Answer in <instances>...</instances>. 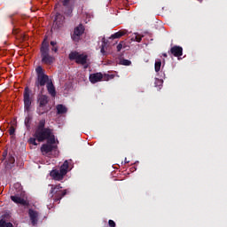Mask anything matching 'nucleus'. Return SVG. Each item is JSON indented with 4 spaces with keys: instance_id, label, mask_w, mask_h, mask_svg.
<instances>
[{
    "instance_id": "obj_1",
    "label": "nucleus",
    "mask_w": 227,
    "mask_h": 227,
    "mask_svg": "<svg viewBox=\"0 0 227 227\" xmlns=\"http://www.w3.org/2000/svg\"><path fill=\"white\" fill-rule=\"evenodd\" d=\"M34 137H35L38 143L47 141L50 145H56V136H54V131L51 128H45V119L39 121L35 128Z\"/></svg>"
},
{
    "instance_id": "obj_2",
    "label": "nucleus",
    "mask_w": 227,
    "mask_h": 227,
    "mask_svg": "<svg viewBox=\"0 0 227 227\" xmlns=\"http://www.w3.org/2000/svg\"><path fill=\"white\" fill-rule=\"evenodd\" d=\"M41 61L43 65H52L56 61V58L51 55V49L49 48V41L44 39L42 43L41 48Z\"/></svg>"
},
{
    "instance_id": "obj_3",
    "label": "nucleus",
    "mask_w": 227,
    "mask_h": 227,
    "mask_svg": "<svg viewBox=\"0 0 227 227\" xmlns=\"http://www.w3.org/2000/svg\"><path fill=\"white\" fill-rule=\"evenodd\" d=\"M35 72L37 77L35 79V88H38V90H40V88H43V86H45V84H47L51 80L49 79V75L45 74V72L43 71L42 66L37 67L35 68Z\"/></svg>"
},
{
    "instance_id": "obj_4",
    "label": "nucleus",
    "mask_w": 227,
    "mask_h": 227,
    "mask_svg": "<svg viewBox=\"0 0 227 227\" xmlns=\"http://www.w3.org/2000/svg\"><path fill=\"white\" fill-rule=\"evenodd\" d=\"M39 106L36 109V113L39 115L45 114L49 110L47 109V104H49V97L42 95L38 98Z\"/></svg>"
},
{
    "instance_id": "obj_5",
    "label": "nucleus",
    "mask_w": 227,
    "mask_h": 227,
    "mask_svg": "<svg viewBox=\"0 0 227 227\" xmlns=\"http://www.w3.org/2000/svg\"><path fill=\"white\" fill-rule=\"evenodd\" d=\"M69 59L71 61H75L77 65H86L88 63V55L80 54L77 51H72L69 53Z\"/></svg>"
},
{
    "instance_id": "obj_6",
    "label": "nucleus",
    "mask_w": 227,
    "mask_h": 227,
    "mask_svg": "<svg viewBox=\"0 0 227 227\" xmlns=\"http://www.w3.org/2000/svg\"><path fill=\"white\" fill-rule=\"evenodd\" d=\"M23 102H24V109L25 111H31V90H29V87H26L23 93Z\"/></svg>"
},
{
    "instance_id": "obj_7",
    "label": "nucleus",
    "mask_w": 227,
    "mask_h": 227,
    "mask_svg": "<svg viewBox=\"0 0 227 227\" xmlns=\"http://www.w3.org/2000/svg\"><path fill=\"white\" fill-rule=\"evenodd\" d=\"M67 192H68V190H63V191H55L51 190L50 194L51 198H53V200L55 203H59L65 196H67Z\"/></svg>"
},
{
    "instance_id": "obj_8",
    "label": "nucleus",
    "mask_w": 227,
    "mask_h": 227,
    "mask_svg": "<svg viewBox=\"0 0 227 227\" xmlns=\"http://www.w3.org/2000/svg\"><path fill=\"white\" fill-rule=\"evenodd\" d=\"M65 22V17L60 13H57L55 20L53 21V25L51 27V31H58L60 27H63V24Z\"/></svg>"
},
{
    "instance_id": "obj_9",
    "label": "nucleus",
    "mask_w": 227,
    "mask_h": 227,
    "mask_svg": "<svg viewBox=\"0 0 227 227\" xmlns=\"http://www.w3.org/2000/svg\"><path fill=\"white\" fill-rule=\"evenodd\" d=\"M84 26L82 24H80L76 27H74V34L72 35L71 38L74 42H79L81 40V36L84 35Z\"/></svg>"
},
{
    "instance_id": "obj_10",
    "label": "nucleus",
    "mask_w": 227,
    "mask_h": 227,
    "mask_svg": "<svg viewBox=\"0 0 227 227\" xmlns=\"http://www.w3.org/2000/svg\"><path fill=\"white\" fill-rule=\"evenodd\" d=\"M11 200L13 201V203H16V205H22L23 207L29 206V202L20 197V194L12 195Z\"/></svg>"
},
{
    "instance_id": "obj_11",
    "label": "nucleus",
    "mask_w": 227,
    "mask_h": 227,
    "mask_svg": "<svg viewBox=\"0 0 227 227\" xmlns=\"http://www.w3.org/2000/svg\"><path fill=\"white\" fill-rule=\"evenodd\" d=\"M10 219H12V215L9 214L3 215L0 219V227H13V223L10 222Z\"/></svg>"
},
{
    "instance_id": "obj_12",
    "label": "nucleus",
    "mask_w": 227,
    "mask_h": 227,
    "mask_svg": "<svg viewBox=\"0 0 227 227\" xmlns=\"http://www.w3.org/2000/svg\"><path fill=\"white\" fill-rule=\"evenodd\" d=\"M39 213L38 211H35L34 209H28V216H29V219L32 223V225L33 226H36V224H38V217H39Z\"/></svg>"
},
{
    "instance_id": "obj_13",
    "label": "nucleus",
    "mask_w": 227,
    "mask_h": 227,
    "mask_svg": "<svg viewBox=\"0 0 227 227\" xmlns=\"http://www.w3.org/2000/svg\"><path fill=\"white\" fill-rule=\"evenodd\" d=\"M168 54L175 56V58H180V56H183L184 54V48L178 45H175L170 49Z\"/></svg>"
},
{
    "instance_id": "obj_14",
    "label": "nucleus",
    "mask_w": 227,
    "mask_h": 227,
    "mask_svg": "<svg viewBox=\"0 0 227 227\" xmlns=\"http://www.w3.org/2000/svg\"><path fill=\"white\" fill-rule=\"evenodd\" d=\"M56 148H58L56 145H54V144H49L47 142V144H43L41 146V152L43 153V155H47V153H51V152H52L53 150H56Z\"/></svg>"
},
{
    "instance_id": "obj_15",
    "label": "nucleus",
    "mask_w": 227,
    "mask_h": 227,
    "mask_svg": "<svg viewBox=\"0 0 227 227\" xmlns=\"http://www.w3.org/2000/svg\"><path fill=\"white\" fill-rule=\"evenodd\" d=\"M89 79L92 84H97V82H100L102 79H106V76L104 77V74H102V73H95L90 74Z\"/></svg>"
},
{
    "instance_id": "obj_16",
    "label": "nucleus",
    "mask_w": 227,
    "mask_h": 227,
    "mask_svg": "<svg viewBox=\"0 0 227 227\" xmlns=\"http://www.w3.org/2000/svg\"><path fill=\"white\" fill-rule=\"evenodd\" d=\"M50 176L57 182H61L65 178V175L58 169H53L50 172Z\"/></svg>"
},
{
    "instance_id": "obj_17",
    "label": "nucleus",
    "mask_w": 227,
    "mask_h": 227,
    "mask_svg": "<svg viewBox=\"0 0 227 227\" xmlns=\"http://www.w3.org/2000/svg\"><path fill=\"white\" fill-rule=\"evenodd\" d=\"M15 166V157L9 154L7 160L4 161L5 169H12Z\"/></svg>"
},
{
    "instance_id": "obj_18",
    "label": "nucleus",
    "mask_w": 227,
    "mask_h": 227,
    "mask_svg": "<svg viewBox=\"0 0 227 227\" xmlns=\"http://www.w3.org/2000/svg\"><path fill=\"white\" fill-rule=\"evenodd\" d=\"M47 91L49 95L51 97H56V87H54V83H52V80L46 84Z\"/></svg>"
},
{
    "instance_id": "obj_19",
    "label": "nucleus",
    "mask_w": 227,
    "mask_h": 227,
    "mask_svg": "<svg viewBox=\"0 0 227 227\" xmlns=\"http://www.w3.org/2000/svg\"><path fill=\"white\" fill-rule=\"evenodd\" d=\"M70 167V162L68 160H65L64 163L60 166L59 171L62 175L66 176L68 173V169Z\"/></svg>"
},
{
    "instance_id": "obj_20",
    "label": "nucleus",
    "mask_w": 227,
    "mask_h": 227,
    "mask_svg": "<svg viewBox=\"0 0 227 227\" xmlns=\"http://www.w3.org/2000/svg\"><path fill=\"white\" fill-rule=\"evenodd\" d=\"M127 33H129V30H127V29L120 30V31L113 34L110 38L112 40H114L116 38H121V36H125V35H127Z\"/></svg>"
},
{
    "instance_id": "obj_21",
    "label": "nucleus",
    "mask_w": 227,
    "mask_h": 227,
    "mask_svg": "<svg viewBox=\"0 0 227 227\" xmlns=\"http://www.w3.org/2000/svg\"><path fill=\"white\" fill-rule=\"evenodd\" d=\"M57 114H67L68 112V108L65 106L64 105H58L57 106Z\"/></svg>"
},
{
    "instance_id": "obj_22",
    "label": "nucleus",
    "mask_w": 227,
    "mask_h": 227,
    "mask_svg": "<svg viewBox=\"0 0 227 227\" xmlns=\"http://www.w3.org/2000/svg\"><path fill=\"white\" fill-rule=\"evenodd\" d=\"M131 40L133 42H137L139 43L143 40V36H141V35H139L137 33H135L132 35Z\"/></svg>"
},
{
    "instance_id": "obj_23",
    "label": "nucleus",
    "mask_w": 227,
    "mask_h": 227,
    "mask_svg": "<svg viewBox=\"0 0 227 227\" xmlns=\"http://www.w3.org/2000/svg\"><path fill=\"white\" fill-rule=\"evenodd\" d=\"M160 67H162V61L160 59H157L154 64L155 72H160Z\"/></svg>"
},
{
    "instance_id": "obj_24",
    "label": "nucleus",
    "mask_w": 227,
    "mask_h": 227,
    "mask_svg": "<svg viewBox=\"0 0 227 227\" xmlns=\"http://www.w3.org/2000/svg\"><path fill=\"white\" fill-rule=\"evenodd\" d=\"M120 65H123L124 67H130L132 65V61L125 59H121L120 60Z\"/></svg>"
},
{
    "instance_id": "obj_25",
    "label": "nucleus",
    "mask_w": 227,
    "mask_h": 227,
    "mask_svg": "<svg viewBox=\"0 0 227 227\" xmlns=\"http://www.w3.org/2000/svg\"><path fill=\"white\" fill-rule=\"evenodd\" d=\"M50 187H51V191H63V186L61 184H50Z\"/></svg>"
},
{
    "instance_id": "obj_26",
    "label": "nucleus",
    "mask_w": 227,
    "mask_h": 227,
    "mask_svg": "<svg viewBox=\"0 0 227 227\" xmlns=\"http://www.w3.org/2000/svg\"><path fill=\"white\" fill-rule=\"evenodd\" d=\"M25 125L27 129H29L31 127V117L25 118Z\"/></svg>"
},
{
    "instance_id": "obj_27",
    "label": "nucleus",
    "mask_w": 227,
    "mask_h": 227,
    "mask_svg": "<svg viewBox=\"0 0 227 227\" xmlns=\"http://www.w3.org/2000/svg\"><path fill=\"white\" fill-rule=\"evenodd\" d=\"M36 141H38V140L36 139L35 137L29 138V143H30V145H34V146H36V145H38V144L36 143Z\"/></svg>"
},
{
    "instance_id": "obj_28",
    "label": "nucleus",
    "mask_w": 227,
    "mask_h": 227,
    "mask_svg": "<svg viewBox=\"0 0 227 227\" xmlns=\"http://www.w3.org/2000/svg\"><path fill=\"white\" fill-rule=\"evenodd\" d=\"M100 52L103 56H106V44L101 45Z\"/></svg>"
},
{
    "instance_id": "obj_29",
    "label": "nucleus",
    "mask_w": 227,
    "mask_h": 227,
    "mask_svg": "<svg viewBox=\"0 0 227 227\" xmlns=\"http://www.w3.org/2000/svg\"><path fill=\"white\" fill-rule=\"evenodd\" d=\"M9 134L10 136H13L15 134V128L13 126H11L9 129Z\"/></svg>"
},
{
    "instance_id": "obj_30",
    "label": "nucleus",
    "mask_w": 227,
    "mask_h": 227,
    "mask_svg": "<svg viewBox=\"0 0 227 227\" xmlns=\"http://www.w3.org/2000/svg\"><path fill=\"white\" fill-rule=\"evenodd\" d=\"M63 6H66L67 8H68V5L70 4V0H64L62 2Z\"/></svg>"
},
{
    "instance_id": "obj_31",
    "label": "nucleus",
    "mask_w": 227,
    "mask_h": 227,
    "mask_svg": "<svg viewBox=\"0 0 227 227\" xmlns=\"http://www.w3.org/2000/svg\"><path fill=\"white\" fill-rule=\"evenodd\" d=\"M108 225L110 227H116V223H114V221H113V220H109L108 221Z\"/></svg>"
},
{
    "instance_id": "obj_32",
    "label": "nucleus",
    "mask_w": 227,
    "mask_h": 227,
    "mask_svg": "<svg viewBox=\"0 0 227 227\" xmlns=\"http://www.w3.org/2000/svg\"><path fill=\"white\" fill-rule=\"evenodd\" d=\"M121 49H123V44L121 43H120L118 45H117V52H120V51H121Z\"/></svg>"
},
{
    "instance_id": "obj_33",
    "label": "nucleus",
    "mask_w": 227,
    "mask_h": 227,
    "mask_svg": "<svg viewBox=\"0 0 227 227\" xmlns=\"http://www.w3.org/2000/svg\"><path fill=\"white\" fill-rule=\"evenodd\" d=\"M50 44L51 45V47H56V45H58V43L55 41H51Z\"/></svg>"
},
{
    "instance_id": "obj_34",
    "label": "nucleus",
    "mask_w": 227,
    "mask_h": 227,
    "mask_svg": "<svg viewBox=\"0 0 227 227\" xmlns=\"http://www.w3.org/2000/svg\"><path fill=\"white\" fill-rule=\"evenodd\" d=\"M107 40H106L105 39V37L102 39V45H105V47H106V45H107Z\"/></svg>"
},
{
    "instance_id": "obj_35",
    "label": "nucleus",
    "mask_w": 227,
    "mask_h": 227,
    "mask_svg": "<svg viewBox=\"0 0 227 227\" xmlns=\"http://www.w3.org/2000/svg\"><path fill=\"white\" fill-rule=\"evenodd\" d=\"M51 51L53 52H58V46H52Z\"/></svg>"
},
{
    "instance_id": "obj_36",
    "label": "nucleus",
    "mask_w": 227,
    "mask_h": 227,
    "mask_svg": "<svg viewBox=\"0 0 227 227\" xmlns=\"http://www.w3.org/2000/svg\"><path fill=\"white\" fill-rule=\"evenodd\" d=\"M72 14V9L68 8L67 10V15H71Z\"/></svg>"
},
{
    "instance_id": "obj_37",
    "label": "nucleus",
    "mask_w": 227,
    "mask_h": 227,
    "mask_svg": "<svg viewBox=\"0 0 227 227\" xmlns=\"http://www.w3.org/2000/svg\"><path fill=\"white\" fill-rule=\"evenodd\" d=\"M12 33H13V35H17L19 33V31H17V29L13 28Z\"/></svg>"
},
{
    "instance_id": "obj_38",
    "label": "nucleus",
    "mask_w": 227,
    "mask_h": 227,
    "mask_svg": "<svg viewBox=\"0 0 227 227\" xmlns=\"http://www.w3.org/2000/svg\"><path fill=\"white\" fill-rule=\"evenodd\" d=\"M6 155H8L7 153H3L4 160L6 159Z\"/></svg>"
},
{
    "instance_id": "obj_39",
    "label": "nucleus",
    "mask_w": 227,
    "mask_h": 227,
    "mask_svg": "<svg viewBox=\"0 0 227 227\" xmlns=\"http://www.w3.org/2000/svg\"><path fill=\"white\" fill-rule=\"evenodd\" d=\"M8 18H9V19H13V14H10V15L8 16Z\"/></svg>"
},
{
    "instance_id": "obj_40",
    "label": "nucleus",
    "mask_w": 227,
    "mask_h": 227,
    "mask_svg": "<svg viewBox=\"0 0 227 227\" xmlns=\"http://www.w3.org/2000/svg\"><path fill=\"white\" fill-rule=\"evenodd\" d=\"M125 164H129V161H127V158H125Z\"/></svg>"
},
{
    "instance_id": "obj_41",
    "label": "nucleus",
    "mask_w": 227,
    "mask_h": 227,
    "mask_svg": "<svg viewBox=\"0 0 227 227\" xmlns=\"http://www.w3.org/2000/svg\"><path fill=\"white\" fill-rule=\"evenodd\" d=\"M164 58H168V54L164 53L163 54Z\"/></svg>"
},
{
    "instance_id": "obj_42",
    "label": "nucleus",
    "mask_w": 227,
    "mask_h": 227,
    "mask_svg": "<svg viewBox=\"0 0 227 227\" xmlns=\"http://www.w3.org/2000/svg\"><path fill=\"white\" fill-rule=\"evenodd\" d=\"M84 68H88V66H84Z\"/></svg>"
}]
</instances>
